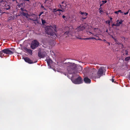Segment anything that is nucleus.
Instances as JSON below:
<instances>
[{
    "label": "nucleus",
    "instance_id": "obj_42",
    "mask_svg": "<svg viewBox=\"0 0 130 130\" xmlns=\"http://www.w3.org/2000/svg\"><path fill=\"white\" fill-rule=\"evenodd\" d=\"M110 20H111L112 19V18H110Z\"/></svg>",
    "mask_w": 130,
    "mask_h": 130
},
{
    "label": "nucleus",
    "instance_id": "obj_26",
    "mask_svg": "<svg viewBox=\"0 0 130 130\" xmlns=\"http://www.w3.org/2000/svg\"><path fill=\"white\" fill-rule=\"evenodd\" d=\"M42 24H44L45 23V20L42 19Z\"/></svg>",
    "mask_w": 130,
    "mask_h": 130
},
{
    "label": "nucleus",
    "instance_id": "obj_11",
    "mask_svg": "<svg viewBox=\"0 0 130 130\" xmlns=\"http://www.w3.org/2000/svg\"><path fill=\"white\" fill-rule=\"evenodd\" d=\"M46 55L45 52L40 53L39 52L38 53V56L40 58H43L45 57Z\"/></svg>",
    "mask_w": 130,
    "mask_h": 130
},
{
    "label": "nucleus",
    "instance_id": "obj_43",
    "mask_svg": "<svg viewBox=\"0 0 130 130\" xmlns=\"http://www.w3.org/2000/svg\"><path fill=\"white\" fill-rule=\"evenodd\" d=\"M103 41H106V40H105V39L104 40H103Z\"/></svg>",
    "mask_w": 130,
    "mask_h": 130
},
{
    "label": "nucleus",
    "instance_id": "obj_12",
    "mask_svg": "<svg viewBox=\"0 0 130 130\" xmlns=\"http://www.w3.org/2000/svg\"><path fill=\"white\" fill-rule=\"evenodd\" d=\"M24 60L26 62H28L29 63H33V62L28 58V57H24Z\"/></svg>",
    "mask_w": 130,
    "mask_h": 130
},
{
    "label": "nucleus",
    "instance_id": "obj_45",
    "mask_svg": "<svg viewBox=\"0 0 130 130\" xmlns=\"http://www.w3.org/2000/svg\"><path fill=\"white\" fill-rule=\"evenodd\" d=\"M112 37L114 39H115H115H114V38H113V36H112Z\"/></svg>",
    "mask_w": 130,
    "mask_h": 130
},
{
    "label": "nucleus",
    "instance_id": "obj_15",
    "mask_svg": "<svg viewBox=\"0 0 130 130\" xmlns=\"http://www.w3.org/2000/svg\"><path fill=\"white\" fill-rule=\"evenodd\" d=\"M25 51L30 54L31 55L32 53V51L30 49H28L27 48L25 47L24 48Z\"/></svg>",
    "mask_w": 130,
    "mask_h": 130
},
{
    "label": "nucleus",
    "instance_id": "obj_25",
    "mask_svg": "<svg viewBox=\"0 0 130 130\" xmlns=\"http://www.w3.org/2000/svg\"><path fill=\"white\" fill-rule=\"evenodd\" d=\"M130 60V57H126L125 59V60L128 61Z\"/></svg>",
    "mask_w": 130,
    "mask_h": 130
},
{
    "label": "nucleus",
    "instance_id": "obj_44",
    "mask_svg": "<svg viewBox=\"0 0 130 130\" xmlns=\"http://www.w3.org/2000/svg\"><path fill=\"white\" fill-rule=\"evenodd\" d=\"M98 40H101L100 39H98Z\"/></svg>",
    "mask_w": 130,
    "mask_h": 130
},
{
    "label": "nucleus",
    "instance_id": "obj_27",
    "mask_svg": "<svg viewBox=\"0 0 130 130\" xmlns=\"http://www.w3.org/2000/svg\"><path fill=\"white\" fill-rule=\"evenodd\" d=\"M125 55H128V52H127V51L126 50L125 51Z\"/></svg>",
    "mask_w": 130,
    "mask_h": 130
},
{
    "label": "nucleus",
    "instance_id": "obj_19",
    "mask_svg": "<svg viewBox=\"0 0 130 130\" xmlns=\"http://www.w3.org/2000/svg\"><path fill=\"white\" fill-rule=\"evenodd\" d=\"M80 13L82 15H85L86 16V17L85 18H83V17L82 18L83 19H85L86 18V17H87L86 16H87V15L88 14L87 13H86L85 12H80Z\"/></svg>",
    "mask_w": 130,
    "mask_h": 130
},
{
    "label": "nucleus",
    "instance_id": "obj_46",
    "mask_svg": "<svg viewBox=\"0 0 130 130\" xmlns=\"http://www.w3.org/2000/svg\"><path fill=\"white\" fill-rule=\"evenodd\" d=\"M129 78H130V75H129Z\"/></svg>",
    "mask_w": 130,
    "mask_h": 130
},
{
    "label": "nucleus",
    "instance_id": "obj_47",
    "mask_svg": "<svg viewBox=\"0 0 130 130\" xmlns=\"http://www.w3.org/2000/svg\"><path fill=\"white\" fill-rule=\"evenodd\" d=\"M106 32H107V30L106 31Z\"/></svg>",
    "mask_w": 130,
    "mask_h": 130
},
{
    "label": "nucleus",
    "instance_id": "obj_33",
    "mask_svg": "<svg viewBox=\"0 0 130 130\" xmlns=\"http://www.w3.org/2000/svg\"><path fill=\"white\" fill-rule=\"evenodd\" d=\"M128 12H126L124 13V15H125L127 14H128Z\"/></svg>",
    "mask_w": 130,
    "mask_h": 130
},
{
    "label": "nucleus",
    "instance_id": "obj_5",
    "mask_svg": "<svg viewBox=\"0 0 130 130\" xmlns=\"http://www.w3.org/2000/svg\"><path fill=\"white\" fill-rule=\"evenodd\" d=\"M13 49L12 48H6L3 50V52L4 54H11L14 52Z\"/></svg>",
    "mask_w": 130,
    "mask_h": 130
},
{
    "label": "nucleus",
    "instance_id": "obj_18",
    "mask_svg": "<svg viewBox=\"0 0 130 130\" xmlns=\"http://www.w3.org/2000/svg\"><path fill=\"white\" fill-rule=\"evenodd\" d=\"M82 67L80 66H79L78 67L77 71L78 73H79L80 72L82 71Z\"/></svg>",
    "mask_w": 130,
    "mask_h": 130
},
{
    "label": "nucleus",
    "instance_id": "obj_36",
    "mask_svg": "<svg viewBox=\"0 0 130 130\" xmlns=\"http://www.w3.org/2000/svg\"><path fill=\"white\" fill-rule=\"evenodd\" d=\"M103 12V11H102V10H100V12L102 14V12Z\"/></svg>",
    "mask_w": 130,
    "mask_h": 130
},
{
    "label": "nucleus",
    "instance_id": "obj_9",
    "mask_svg": "<svg viewBox=\"0 0 130 130\" xmlns=\"http://www.w3.org/2000/svg\"><path fill=\"white\" fill-rule=\"evenodd\" d=\"M59 6L62 9H64L66 8L67 4L64 2H63L62 3L61 5H60Z\"/></svg>",
    "mask_w": 130,
    "mask_h": 130
},
{
    "label": "nucleus",
    "instance_id": "obj_38",
    "mask_svg": "<svg viewBox=\"0 0 130 130\" xmlns=\"http://www.w3.org/2000/svg\"><path fill=\"white\" fill-rule=\"evenodd\" d=\"M87 69V68H85V69H84V71H86Z\"/></svg>",
    "mask_w": 130,
    "mask_h": 130
},
{
    "label": "nucleus",
    "instance_id": "obj_21",
    "mask_svg": "<svg viewBox=\"0 0 130 130\" xmlns=\"http://www.w3.org/2000/svg\"><path fill=\"white\" fill-rule=\"evenodd\" d=\"M22 14L23 15L26 17L27 18H28V16L29 15L28 14L26 13L23 12H22Z\"/></svg>",
    "mask_w": 130,
    "mask_h": 130
},
{
    "label": "nucleus",
    "instance_id": "obj_28",
    "mask_svg": "<svg viewBox=\"0 0 130 130\" xmlns=\"http://www.w3.org/2000/svg\"><path fill=\"white\" fill-rule=\"evenodd\" d=\"M43 12H40V14L39 15V16H41L43 13Z\"/></svg>",
    "mask_w": 130,
    "mask_h": 130
},
{
    "label": "nucleus",
    "instance_id": "obj_39",
    "mask_svg": "<svg viewBox=\"0 0 130 130\" xmlns=\"http://www.w3.org/2000/svg\"><path fill=\"white\" fill-rule=\"evenodd\" d=\"M77 38L79 39H82L80 38V37H77Z\"/></svg>",
    "mask_w": 130,
    "mask_h": 130
},
{
    "label": "nucleus",
    "instance_id": "obj_37",
    "mask_svg": "<svg viewBox=\"0 0 130 130\" xmlns=\"http://www.w3.org/2000/svg\"><path fill=\"white\" fill-rule=\"evenodd\" d=\"M62 18H63L64 19V18H65V16H64V15H63V16H62Z\"/></svg>",
    "mask_w": 130,
    "mask_h": 130
},
{
    "label": "nucleus",
    "instance_id": "obj_34",
    "mask_svg": "<svg viewBox=\"0 0 130 130\" xmlns=\"http://www.w3.org/2000/svg\"><path fill=\"white\" fill-rule=\"evenodd\" d=\"M113 77H112V79H111V81L112 82H114V79H113Z\"/></svg>",
    "mask_w": 130,
    "mask_h": 130
},
{
    "label": "nucleus",
    "instance_id": "obj_8",
    "mask_svg": "<svg viewBox=\"0 0 130 130\" xmlns=\"http://www.w3.org/2000/svg\"><path fill=\"white\" fill-rule=\"evenodd\" d=\"M86 24H85L84 26H80L77 27L76 29V31L79 32L83 30L86 28L85 26H86Z\"/></svg>",
    "mask_w": 130,
    "mask_h": 130
},
{
    "label": "nucleus",
    "instance_id": "obj_17",
    "mask_svg": "<svg viewBox=\"0 0 130 130\" xmlns=\"http://www.w3.org/2000/svg\"><path fill=\"white\" fill-rule=\"evenodd\" d=\"M92 32L89 31L87 33L88 34H91L90 35H91V36H94V37H97V35H96V34H94L95 33H92Z\"/></svg>",
    "mask_w": 130,
    "mask_h": 130
},
{
    "label": "nucleus",
    "instance_id": "obj_29",
    "mask_svg": "<svg viewBox=\"0 0 130 130\" xmlns=\"http://www.w3.org/2000/svg\"><path fill=\"white\" fill-rule=\"evenodd\" d=\"M102 2H103V4H104V3H106L107 2L106 1H102Z\"/></svg>",
    "mask_w": 130,
    "mask_h": 130
},
{
    "label": "nucleus",
    "instance_id": "obj_31",
    "mask_svg": "<svg viewBox=\"0 0 130 130\" xmlns=\"http://www.w3.org/2000/svg\"><path fill=\"white\" fill-rule=\"evenodd\" d=\"M10 8V7L9 6H8V7L7 8H6V9L7 10H8Z\"/></svg>",
    "mask_w": 130,
    "mask_h": 130
},
{
    "label": "nucleus",
    "instance_id": "obj_41",
    "mask_svg": "<svg viewBox=\"0 0 130 130\" xmlns=\"http://www.w3.org/2000/svg\"><path fill=\"white\" fill-rule=\"evenodd\" d=\"M31 19V20H32L34 21H35V20H33V19Z\"/></svg>",
    "mask_w": 130,
    "mask_h": 130
},
{
    "label": "nucleus",
    "instance_id": "obj_3",
    "mask_svg": "<svg viewBox=\"0 0 130 130\" xmlns=\"http://www.w3.org/2000/svg\"><path fill=\"white\" fill-rule=\"evenodd\" d=\"M105 70L104 67H100L98 71L96 73V78H100V77L103 75L104 72Z\"/></svg>",
    "mask_w": 130,
    "mask_h": 130
},
{
    "label": "nucleus",
    "instance_id": "obj_35",
    "mask_svg": "<svg viewBox=\"0 0 130 130\" xmlns=\"http://www.w3.org/2000/svg\"><path fill=\"white\" fill-rule=\"evenodd\" d=\"M21 9L22 11H26V10H23V8H21Z\"/></svg>",
    "mask_w": 130,
    "mask_h": 130
},
{
    "label": "nucleus",
    "instance_id": "obj_1",
    "mask_svg": "<svg viewBox=\"0 0 130 130\" xmlns=\"http://www.w3.org/2000/svg\"><path fill=\"white\" fill-rule=\"evenodd\" d=\"M69 74L68 77L71 79L72 82L75 84H80L83 82V79L78 74L77 72L75 71L77 66L74 63L68 62L66 63Z\"/></svg>",
    "mask_w": 130,
    "mask_h": 130
},
{
    "label": "nucleus",
    "instance_id": "obj_13",
    "mask_svg": "<svg viewBox=\"0 0 130 130\" xmlns=\"http://www.w3.org/2000/svg\"><path fill=\"white\" fill-rule=\"evenodd\" d=\"M84 81L85 83H89L91 82V80L87 77H85L84 78Z\"/></svg>",
    "mask_w": 130,
    "mask_h": 130
},
{
    "label": "nucleus",
    "instance_id": "obj_23",
    "mask_svg": "<svg viewBox=\"0 0 130 130\" xmlns=\"http://www.w3.org/2000/svg\"><path fill=\"white\" fill-rule=\"evenodd\" d=\"M115 13L118 14H119V12H120L121 13H122L123 12L121 11V10H119L117 11H115L114 12Z\"/></svg>",
    "mask_w": 130,
    "mask_h": 130
},
{
    "label": "nucleus",
    "instance_id": "obj_14",
    "mask_svg": "<svg viewBox=\"0 0 130 130\" xmlns=\"http://www.w3.org/2000/svg\"><path fill=\"white\" fill-rule=\"evenodd\" d=\"M119 20H118L116 22H117V23L116 24V26H119L120 24H122V22L123 21L122 20H121L119 22Z\"/></svg>",
    "mask_w": 130,
    "mask_h": 130
},
{
    "label": "nucleus",
    "instance_id": "obj_6",
    "mask_svg": "<svg viewBox=\"0 0 130 130\" xmlns=\"http://www.w3.org/2000/svg\"><path fill=\"white\" fill-rule=\"evenodd\" d=\"M91 72H90L89 76L91 78H93L94 77L96 78V70L95 69H93L91 70Z\"/></svg>",
    "mask_w": 130,
    "mask_h": 130
},
{
    "label": "nucleus",
    "instance_id": "obj_24",
    "mask_svg": "<svg viewBox=\"0 0 130 130\" xmlns=\"http://www.w3.org/2000/svg\"><path fill=\"white\" fill-rule=\"evenodd\" d=\"M3 53H4L3 52V50L0 52V57H2L4 56V54Z\"/></svg>",
    "mask_w": 130,
    "mask_h": 130
},
{
    "label": "nucleus",
    "instance_id": "obj_22",
    "mask_svg": "<svg viewBox=\"0 0 130 130\" xmlns=\"http://www.w3.org/2000/svg\"><path fill=\"white\" fill-rule=\"evenodd\" d=\"M46 61H47L48 65H50V63L52 62V60L50 59H47Z\"/></svg>",
    "mask_w": 130,
    "mask_h": 130
},
{
    "label": "nucleus",
    "instance_id": "obj_7",
    "mask_svg": "<svg viewBox=\"0 0 130 130\" xmlns=\"http://www.w3.org/2000/svg\"><path fill=\"white\" fill-rule=\"evenodd\" d=\"M66 29L69 30V31H67L64 34V35L65 37H67L69 36V35H71V31H72L73 29L72 26H71L70 28L67 27Z\"/></svg>",
    "mask_w": 130,
    "mask_h": 130
},
{
    "label": "nucleus",
    "instance_id": "obj_16",
    "mask_svg": "<svg viewBox=\"0 0 130 130\" xmlns=\"http://www.w3.org/2000/svg\"><path fill=\"white\" fill-rule=\"evenodd\" d=\"M64 10H62L61 9H58L57 10H56V9H54L53 10V12L54 13H55L56 12H57V13L58 14H59V15H60L61 14V13L59 12V13H58L57 12H59V11H64Z\"/></svg>",
    "mask_w": 130,
    "mask_h": 130
},
{
    "label": "nucleus",
    "instance_id": "obj_49",
    "mask_svg": "<svg viewBox=\"0 0 130 130\" xmlns=\"http://www.w3.org/2000/svg\"><path fill=\"white\" fill-rule=\"evenodd\" d=\"M101 8H100L99 9H100Z\"/></svg>",
    "mask_w": 130,
    "mask_h": 130
},
{
    "label": "nucleus",
    "instance_id": "obj_48",
    "mask_svg": "<svg viewBox=\"0 0 130 130\" xmlns=\"http://www.w3.org/2000/svg\"><path fill=\"white\" fill-rule=\"evenodd\" d=\"M101 6V5H100V6Z\"/></svg>",
    "mask_w": 130,
    "mask_h": 130
},
{
    "label": "nucleus",
    "instance_id": "obj_30",
    "mask_svg": "<svg viewBox=\"0 0 130 130\" xmlns=\"http://www.w3.org/2000/svg\"><path fill=\"white\" fill-rule=\"evenodd\" d=\"M106 22L107 23L109 24V25H110V21H107Z\"/></svg>",
    "mask_w": 130,
    "mask_h": 130
},
{
    "label": "nucleus",
    "instance_id": "obj_20",
    "mask_svg": "<svg viewBox=\"0 0 130 130\" xmlns=\"http://www.w3.org/2000/svg\"><path fill=\"white\" fill-rule=\"evenodd\" d=\"M83 39L84 40H89V39H95L96 40V39L94 37H91L88 38Z\"/></svg>",
    "mask_w": 130,
    "mask_h": 130
},
{
    "label": "nucleus",
    "instance_id": "obj_10",
    "mask_svg": "<svg viewBox=\"0 0 130 130\" xmlns=\"http://www.w3.org/2000/svg\"><path fill=\"white\" fill-rule=\"evenodd\" d=\"M91 31L92 32L96 34V35H98L99 31H100V30L98 28L92 29Z\"/></svg>",
    "mask_w": 130,
    "mask_h": 130
},
{
    "label": "nucleus",
    "instance_id": "obj_4",
    "mask_svg": "<svg viewBox=\"0 0 130 130\" xmlns=\"http://www.w3.org/2000/svg\"><path fill=\"white\" fill-rule=\"evenodd\" d=\"M39 44V42L36 40L32 41L30 47L32 49H34L37 47Z\"/></svg>",
    "mask_w": 130,
    "mask_h": 130
},
{
    "label": "nucleus",
    "instance_id": "obj_50",
    "mask_svg": "<svg viewBox=\"0 0 130 130\" xmlns=\"http://www.w3.org/2000/svg\"><path fill=\"white\" fill-rule=\"evenodd\" d=\"M109 1L110 0H108Z\"/></svg>",
    "mask_w": 130,
    "mask_h": 130
},
{
    "label": "nucleus",
    "instance_id": "obj_32",
    "mask_svg": "<svg viewBox=\"0 0 130 130\" xmlns=\"http://www.w3.org/2000/svg\"><path fill=\"white\" fill-rule=\"evenodd\" d=\"M114 26H116V24H113L112 25V26L113 27Z\"/></svg>",
    "mask_w": 130,
    "mask_h": 130
},
{
    "label": "nucleus",
    "instance_id": "obj_40",
    "mask_svg": "<svg viewBox=\"0 0 130 130\" xmlns=\"http://www.w3.org/2000/svg\"><path fill=\"white\" fill-rule=\"evenodd\" d=\"M25 1H29V0H25Z\"/></svg>",
    "mask_w": 130,
    "mask_h": 130
},
{
    "label": "nucleus",
    "instance_id": "obj_2",
    "mask_svg": "<svg viewBox=\"0 0 130 130\" xmlns=\"http://www.w3.org/2000/svg\"><path fill=\"white\" fill-rule=\"evenodd\" d=\"M54 30L55 31H57L56 26H54L53 27L47 26L45 28V32L47 34L50 35L52 38L55 39L57 37V36L56 33H54L53 31Z\"/></svg>",
    "mask_w": 130,
    "mask_h": 130
}]
</instances>
